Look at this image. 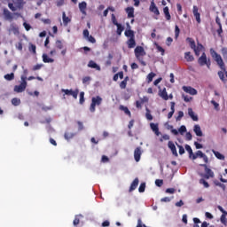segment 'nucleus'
Masks as SVG:
<instances>
[{
  "label": "nucleus",
  "instance_id": "28",
  "mask_svg": "<svg viewBox=\"0 0 227 227\" xmlns=\"http://www.w3.org/2000/svg\"><path fill=\"white\" fill-rule=\"evenodd\" d=\"M163 13L165 15L166 20H171V14L169 13V7H168V6L164 7Z\"/></svg>",
  "mask_w": 227,
  "mask_h": 227
},
{
  "label": "nucleus",
  "instance_id": "13",
  "mask_svg": "<svg viewBox=\"0 0 227 227\" xmlns=\"http://www.w3.org/2000/svg\"><path fill=\"white\" fill-rule=\"evenodd\" d=\"M183 90L190 95H198V90L191 86H183Z\"/></svg>",
  "mask_w": 227,
  "mask_h": 227
},
{
  "label": "nucleus",
  "instance_id": "55",
  "mask_svg": "<svg viewBox=\"0 0 227 227\" xmlns=\"http://www.w3.org/2000/svg\"><path fill=\"white\" fill-rule=\"evenodd\" d=\"M56 47H57V49H60V50L63 49V43L59 40H57L56 41Z\"/></svg>",
  "mask_w": 227,
  "mask_h": 227
},
{
  "label": "nucleus",
  "instance_id": "5",
  "mask_svg": "<svg viewBox=\"0 0 227 227\" xmlns=\"http://www.w3.org/2000/svg\"><path fill=\"white\" fill-rule=\"evenodd\" d=\"M26 76H21V83L14 87V91H16V93H22V91L26 90V88H27V82H26Z\"/></svg>",
  "mask_w": 227,
  "mask_h": 227
},
{
  "label": "nucleus",
  "instance_id": "58",
  "mask_svg": "<svg viewBox=\"0 0 227 227\" xmlns=\"http://www.w3.org/2000/svg\"><path fill=\"white\" fill-rule=\"evenodd\" d=\"M211 104L214 105L216 111H219V103L215 102V100H211Z\"/></svg>",
  "mask_w": 227,
  "mask_h": 227
},
{
  "label": "nucleus",
  "instance_id": "11",
  "mask_svg": "<svg viewBox=\"0 0 227 227\" xmlns=\"http://www.w3.org/2000/svg\"><path fill=\"white\" fill-rule=\"evenodd\" d=\"M141 155H143L141 147H137L134 151V159H135L136 162H139V160H141Z\"/></svg>",
  "mask_w": 227,
  "mask_h": 227
},
{
  "label": "nucleus",
  "instance_id": "32",
  "mask_svg": "<svg viewBox=\"0 0 227 227\" xmlns=\"http://www.w3.org/2000/svg\"><path fill=\"white\" fill-rule=\"evenodd\" d=\"M212 153L216 157V159H218L219 160H224V155H223L221 153H219L214 149L212 150Z\"/></svg>",
  "mask_w": 227,
  "mask_h": 227
},
{
  "label": "nucleus",
  "instance_id": "59",
  "mask_svg": "<svg viewBox=\"0 0 227 227\" xmlns=\"http://www.w3.org/2000/svg\"><path fill=\"white\" fill-rule=\"evenodd\" d=\"M178 131L180 132V134H184V132H187V128L183 125L179 128Z\"/></svg>",
  "mask_w": 227,
  "mask_h": 227
},
{
  "label": "nucleus",
  "instance_id": "41",
  "mask_svg": "<svg viewBox=\"0 0 227 227\" xmlns=\"http://www.w3.org/2000/svg\"><path fill=\"white\" fill-rule=\"evenodd\" d=\"M115 26L117 27V35H119V36H120L121 35V33H123V30L125 28L120 23H119V25H115Z\"/></svg>",
  "mask_w": 227,
  "mask_h": 227
},
{
  "label": "nucleus",
  "instance_id": "57",
  "mask_svg": "<svg viewBox=\"0 0 227 227\" xmlns=\"http://www.w3.org/2000/svg\"><path fill=\"white\" fill-rule=\"evenodd\" d=\"M176 192V190L175 188H168V189L166 190V192H167L168 194H175Z\"/></svg>",
  "mask_w": 227,
  "mask_h": 227
},
{
  "label": "nucleus",
  "instance_id": "17",
  "mask_svg": "<svg viewBox=\"0 0 227 227\" xmlns=\"http://www.w3.org/2000/svg\"><path fill=\"white\" fill-rule=\"evenodd\" d=\"M168 146L171 150V152L175 155V157H177L178 156V153L176 152V146L175 145L173 141H168Z\"/></svg>",
  "mask_w": 227,
  "mask_h": 227
},
{
  "label": "nucleus",
  "instance_id": "51",
  "mask_svg": "<svg viewBox=\"0 0 227 227\" xmlns=\"http://www.w3.org/2000/svg\"><path fill=\"white\" fill-rule=\"evenodd\" d=\"M175 36L176 38H178V36H180V28L178 27V25H176L175 27Z\"/></svg>",
  "mask_w": 227,
  "mask_h": 227
},
{
  "label": "nucleus",
  "instance_id": "60",
  "mask_svg": "<svg viewBox=\"0 0 227 227\" xmlns=\"http://www.w3.org/2000/svg\"><path fill=\"white\" fill-rule=\"evenodd\" d=\"M88 41L90 42V43H96L97 40L95 39V37H93V35H89Z\"/></svg>",
  "mask_w": 227,
  "mask_h": 227
},
{
  "label": "nucleus",
  "instance_id": "35",
  "mask_svg": "<svg viewBox=\"0 0 227 227\" xmlns=\"http://www.w3.org/2000/svg\"><path fill=\"white\" fill-rule=\"evenodd\" d=\"M62 20L65 26H67L68 22H70V18L67 16V13H65V12L62 13Z\"/></svg>",
  "mask_w": 227,
  "mask_h": 227
},
{
  "label": "nucleus",
  "instance_id": "33",
  "mask_svg": "<svg viewBox=\"0 0 227 227\" xmlns=\"http://www.w3.org/2000/svg\"><path fill=\"white\" fill-rule=\"evenodd\" d=\"M221 54L225 61L227 63V47H222L221 49Z\"/></svg>",
  "mask_w": 227,
  "mask_h": 227
},
{
  "label": "nucleus",
  "instance_id": "16",
  "mask_svg": "<svg viewBox=\"0 0 227 227\" xmlns=\"http://www.w3.org/2000/svg\"><path fill=\"white\" fill-rule=\"evenodd\" d=\"M9 33H13V35H19L20 32L19 31V27L17 25L12 23L9 27Z\"/></svg>",
  "mask_w": 227,
  "mask_h": 227
},
{
  "label": "nucleus",
  "instance_id": "26",
  "mask_svg": "<svg viewBox=\"0 0 227 227\" xmlns=\"http://www.w3.org/2000/svg\"><path fill=\"white\" fill-rule=\"evenodd\" d=\"M127 45H128L129 49H134V47H136V37L129 38L127 41Z\"/></svg>",
  "mask_w": 227,
  "mask_h": 227
},
{
  "label": "nucleus",
  "instance_id": "50",
  "mask_svg": "<svg viewBox=\"0 0 227 227\" xmlns=\"http://www.w3.org/2000/svg\"><path fill=\"white\" fill-rule=\"evenodd\" d=\"M218 76L223 81V82H224V81H226V78L224 77V72L219 71L218 72Z\"/></svg>",
  "mask_w": 227,
  "mask_h": 227
},
{
  "label": "nucleus",
  "instance_id": "9",
  "mask_svg": "<svg viewBox=\"0 0 227 227\" xmlns=\"http://www.w3.org/2000/svg\"><path fill=\"white\" fill-rule=\"evenodd\" d=\"M62 93H65L64 95H67L68 97H73L75 100H77V97L79 95V89H76L74 90H68V89H62Z\"/></svg>",
  "mask_w": 227,
  "mask_h": 227
},
{
  "label": "nucleus",
  "instance_id": "20",
  "mask_svg": "<svg viewBox=\"0 0 227 227\" xmlns=\"http://www.w3.org/2000/svg\"><path fill=\"white\" fill-rule=\"evenodd\" d=\"M193 132H195L196 136L199 137H202L203 136V131H201V127L200 125L196 124L193 128Z\"/></svg>",
  "mask_w": 227,
  "mask_h": 227
},
{
  "label": "nucleus",
  "instance_id": "19",
  "mask_svg": "<svg viewBox=\"0 0 227 227\" xmlns=\"http://www.w3.org/2000/svg\"><path fill=\"white\" fill-rule=\"evenodd\" d=\"M86 8H88V4L86 2H82L79 4V10L82 15H86Z\"/></svg>",
  "mask_w": 227,
  "mask_h": 227
},
{
  "label": "nucleus",
  "instance_id": "6",
  "mask_svg": "<svg viewBox=\"0 0 227 227\" xmlns=\"http://www.w3.org/2000/svg\"><path fill=\"white\" fill-rule=\"evenodd\" d=\"M198 63L200 67H205L206 65L207 68H210V65H212V63L210 62V59H207V53L205 52H203L199 58Z\"/></svg>",
  "mask_w": 227,
  "mask_h": 227
},
{
  "label": "nucleus",
  "instance_id": "15",
  "mask_svg": "<svg viewBox=\"0 0 227 227\" xmlns=\"http://www.w3.org/2000/svg\"><path fill=\"white\" fill-rule=\"evenodd\" d=\"M198 6L194 5L193 6V16L195 17L198 24H201V15L200 14V12H198Z\"/></svg>",
  "mask_w": 227,
  "mask_h": 227
},
{
  "label": "nucleus",
  "instance_id": "12",
  "mask_svg": "<svg viewBox=\"0 0 227 227\" xmlns=\"http://www.w3.org/2000/svg\"><path fill=\"white\" fill-rule=\"evenodd\" d=\"M128 29L125 30L124 35L127 38H136L134 30L130 29V25L127 23Z\"/></svg>",
  "mask_w": 227,
  "mask_h": 227
},
{
  "label": "nucleus",
  "instance_id": "31",
  "mask_svg": "<svg viewBox=\"0 0 227 227\" xmlns=\"http://www.w3.org/2000/svg\"><path fill=\"white\" fill-rule=\"evenodd\" d=\"M160 97L163 98V100H169V96H168V92L166 91V88L162 90L160 93Z\"/></svg>",
  "mask_w": 227,
  "mask_h": 227
},
{
  "label": "nucleus",
  "instance_id": "22",
  "mask_svg": "<svg viewBox=\"0 0 227 227\" xmlns=\"http://www.w3.org/2000/svg\"><path fill=\"white\" fill-rule=\"evenodd\" d=\"M125 12L128 15V19H134V7H127Z\"/></svg>",
  "mask_w": 227,
  "mask_h": 227
},
{
  "label": "nucleus",
  "instance_id": "30",
  "mask_svg": "<svg viewBox=\"0 0 227 227\" xmlns=\"http://www.w3.org/2000/svg\"><path fill=\"white\" fill-rule=\"evenodd\" d=\"M43 63H54V59L49 58L48 54H43Z\"/></svg>",
  "mask_w": 227,
  "mask_h": 227
},
{
  "label": "nucleus",
  "instance_id": "36",
  "mask_svg": "<svg viewBox=\"0 0 227 227\" xmlns=\"http://www.w3.org/2000/svg\"><path fill=\"white\" fill-rule=\"evenodd\" d=\"M4 78L5 79V81H13V79H15V74H7L4 76Z\"/></svg>",
  "mask_w": 227,
  "mask_h": 227
},
{
  "label": "nucleus",
  "instance_id": "63",
  "mask_svg": "<svg viewBox=\"0 0 227 227\" xmlns=\"http://www.w3.org/2000/svg\"><path fill=\"white\" fill-rule=\"evenodd\" d=\"M90 81H91V77H90V76H85L82 78L83 84H86V82H90Z\"/></svg>",
  "mask_w": 227,
  "mask_h": 227
},
{
  "label": "nucleus",
  "instance_id": "38",
  "mask_svg": "<svg viewBox=\"0 0 227 227\" xmlns=\"http://www.w3.org/2000/svg\"><path fill=\"white\" fill-rule=\"evenodd\" d=\"M215 185H216L217 187H221V189H223V191H226V185L224 184L220 183L219 181L215 180L214 181Z\"/></svg>",
  "mask_w": 227,
  "mask_h": 227
},
{
  "label": "nucleus",
  "instance_id": "64",
  "mask_svg": "<svg viewBox=\"0 0 227 227\" xmlns=\"http://www.w3.org/2000/svg\"><path fill=\"white\" fill-rule=\"evenodd\" d=\"M23 26H24L26 31H29L31 29V25H29V23L24 22Z\"/></svg>",
  "mask_w": 227,
  "mask_h": 227
},
{
  "label": "nucleus",
  "instance_id": "23",
  "mask_svg": "<svg viewBox=\"0 0 227 227\" xmlns=\"http://www.w3.org/2000/svg\"><path fill=\"white\" fill-rule=\"evenodd\" d=\"M89 68H95L98 72H100L101 68L100 66H98L95 61L90 60L88 64Z\"/></svg>",
  "mask_w": 227,
  "mask_h": 227
},
{
  "label": "nucleus",
  "instance_id": "25",
  "mask_svg": "<svg viewBox=\"0 0 227 227\" xmlns=\"http://www.w3.org/2000/svg\"><path fill=\"white\" fill-rule=\"evenodd\" d=\"M188 114L193 121H198L199 120L198 115L194 114V111H192V108H188Z\"/></svg>",
  "mask_w": 227,
  "mask_h": 227
},
{
  "label": "nucleus",
  "instance_id": "56",
  "mask_svg": "<svg viewBox=\"0 0 227 227\" xmlns=\"http://www.w3.org/2000/svg\"><path fill=\"white\" fill-rule=\"evenodd\" d=\"M80 104H84V91L80 92Z\"/></svg>",
  "mask_w": 227,
  "mask_h": 227
},
{
  "label": "nucleus",
  "instance_id": "37",
  "mask_svg": "<svg viewBox=\"0 0 227 227\" xmlns=\"http://www.w3.org/2000/svg\"><path fill=\"white\" fill-rule=\"evenodd\" d=\"M74 136H75V134L72 133V132H66L64 135L65 139H67V141H69V139H73Z\"/></svg>",
  "mask_w": 227,
  "mask_h": 227
},
{
  "label": "nucleus",
  "instance_id": "62",
  "mask_svg": "<svg viewBox=\"0 0 227 227\" xmlns=\"http://www.w3.org/2000/svg\"><path fill=\"white\" fill-rule=\"evenodd\" d=\"M120 88L121 90H125V88H127V82H124V80L121 82Z\"/></svg>",
  "mask_w": 227,
  "mask_h": 227
},
{
  "label": "nucleus",
  "instance_id": "54",
  "mask_svg": "<svg viewBox=\"0 0 227 227\" xmlns=\"http://www.w3.org/2000/svg\"><path fill=\"white\" fill-rule=\"evenodd\" d=\"M81 223V220L79 219V215H76L74 220L73 221L74 226H77Z\"/></svg>",
  "mask_w": 227,
  "mask_h": 227
},
{
  "label": "nucleus",
  "instance_id": "14",
  "mask_svg": "<svg viewBox=\"0 0 227 227\" xmlns=\"http://www.w3.org/2000/svg\"><path fill=\"white\" fill-rule=\"evenodd\" d=\"M149 10L152 13H154V15H160V12H159V8H157V5H155V2L153 1L151 2Z\"/></svg>",
  "mask_w": 227,
  "mask_h": 227
},
{
  "label": "nucleus",
  "instance_id": "61",
  "mask_svg": "<svg viewBox=\"0 0 227 227\" xmlns=\"http://www.w3.org/2000/svg\"><path fill=\"white\" fill-rule=\"evenodd\" d=\"M160 141L162 143V141H169V135H163Z\"/></svg>",
  "mask_w": 227,
  "mask_h": 227
},
{
  "label": "nucleus",
  "instance_id": "3",
  "mask_svg": "<svg viewBox=\"0 0 227 227\" xmlns=\"http://www.w3.org/2000/svg\"><path fill=\"white\" fill-rule=\"evenodd\" d=\"M186 42H188V43H190V47H191V49H192V51H199L201 52V51H203L205 49L203 44H201L200 43H198L197 46H196V42L191 37H187Z\"/></svg>",
  "mask_w": 227,
  "mask_h": 227
},
{
  "label": "nucleus",
  "instance_id": "39",
  "mask_svg": "<svg viewBox=\"0 0 227 227\" xmlns=\"http://www.w3.org/2000/svg\"><path fill=\"white\" fill-rule=\"evenodd\" d=\"M199 184H200L201 185H204V187L206 189H208V187H210V184H208V182H207L205 179L201 178L199 181Z\"/></svg>",
  "mask_w": 227,
  "mask_h": 227
},
{
  "label": "nucleus",
  "instance_id": "10",
  "mask_svg": "<svg viewBox=\"0 0 227 227\" xmlns=\"http://www.w3.org/2000/svg\"><path fill=\"white\" fill-rule=\"evenodd\" d=\"M16 15L17 17H20V13L14 12L12 13L8 9H4V17L5 20H9V22H12L13 20V16Z\"/></svg>",
  "mask_w": 227,
  "mask_h": 227
},
{
  "label": "nucleus",
  "instance_id": "46",
  "mask_svg": "<svg viewBox=\"0 0 227 227\" xmlns=\"http://www.w3.org/2000/svg\"><path fill=\"white\" fill-rule=\"evenodd\" d=\"M145 189H146V184L145 183H141V184L138 188V192H145Z\"/></svg>",
  "mask_w": 227,
  "mask_h": 227
},
{
  "label": "nucleus",
  "instance_id": "8",
  "mask_svg": "<svg viewBox=\"0 0 227 227\" xmlns=\"http://www.w3.org/2000/svg\"><path fill=\"white\" fill-rule=\"evenodd\" d=\"M200 166L201 168H204L205 169L206 174L203 175V178H206V180H208L209 178H214V171H212V169H210L208 166H207V163L200 164Z\"/></svg>",
  "mask_w": 227,
  "mask_h": 227
},
{
  "label": "nucleus",
  "instance_id": "2",
  "mask_svg": "<svg viewBox=\"0 0 227 227\" xmlns=\"http://www.w3.org/2000/svg\"><path fill=\"white\" fill-rule=\"evenodd\" d=\"M135 56L143 67H146V62L143 60V56H146V51H145V48H143V46H137L135 48Z\"/></svg>",
  "mask_w": 227,
  "mask_h": 227
},
{
  "label": "nucleus",
  "instance_id": "40",
  "mask_svg": "<svg viewBox=\"0 0 227 227\" xmlns=\"http://www.w3.org/2000/svg\"><path fill=\"white\" fill-rule=\"evenodd\" d=\"M153 77H155V73L151 72L148 75H147V83L150 84V82H152V81H153Z\"/></svg>",
  "mask_w": 227,
  "mask_h": 227
},
{
  "label": "nucleus",
  "instance_id": "52",
  "mask_svg": "<svg viewBox=\"0 0 227 227\" xmlns=\"http://www.w3.org/2000/svg\"><path fill=\"white\" fill-rule=\"evenodd\" d=\"M177 148H179V155H184V153H185V149L184 146L177 145Z\"/></svg>",
  "mask_w": 227,
  "mask_h": 227
},
{
  "label": "nucleus",
  "instance_id": "45",
  "mask_svg": "<svg viewBox=\"0 0 227 227\" xmlns=\"http://www.w3.org/2000/svg\"><path fill=\"white\" fill-rule=\"evenodd\" d=\"M12 106H20V99H19L17 98H13L12 99Z\"/></svg>",
  "mask_w": 227,
  "mask_h": 227
},
{
  "label": "nucleus",
  "instance_id": "29",
  "mask_svg": "<svg viewBox=\"0 0 227 227\" xmlns=\"http://www.w3.org/2000/svg\"><path fill=\"white\" fill-rule=\"evenodd\" d=\"M170 109L171 111L168 114V120H171V118H173V115L175 114V102L170 103Z\"/></svg>",
  "mask_w": 227,
  "mask_h": 227
},
{
  "label": "nucleus",
  "instance_id": "21",
  "mask_svg": "<svg viewBox=\"0 0 227 227\" xmlns=\"http://www.w3.org/2000/svg\"><path fill=\"white\" fill-rule=\"evenodd\" d=\"M120 111H123V113H125V114H127V116H129V118H132V114L130 113V110H129V107L121 105L119 106Z\"/></svg>",
  "mask_w": 227,
  "mask_h": 227
},
{
  "label": "nucleus",
  "instance_id": "34",
  "mask_svg": "<svg viewBox=\"0 0 227 227\" xmlns=\"http://www.w3.org/2000/svg\"><path fill=\"white\" fill-rule=\"evenodd\" d=\"M184 148L186 152H188L190 159H192V155L194 154V153L192 152V148L189 145H185Z\"/></svg>",
  "mask_w": 227,
  "mask_h": 227
},
{
  "label": "nucleus",
  "instance_id": "53",
  "mask_svg": "<svg viewBox=\"0 0 227 227\" xmlns=\"http://www.w3.org/2000/svg\"><path fill=\"white\" fill-rule=\"evenodd\" d=\"M182 118H184V112L182 111H179L178 112V115L177 117L176 118V121H180L182 120Z\"/></svg>",
  "mask_w": 227,
  "mask_h": 227
},
{
  "label": "nucleus",
  "instance_id": "48",
  "mask_svg": "<svg viewBox=\"0 0 227 227\" xmlns=\"http://www.w3.org/2000/svg\"><path fill=\"white\" fill-rule=\"evenodd\" d=\"M156 49L159 52H161V56H164L166 51L164 50V48H162V46L157 44L156 45Z\"/></svg>",
  "mask_w": 227,
  "mask_h": 227
},
{
  "label": "nucleus",
  "instance_id": "24",
  "mask_svg": "<svg viewBox=\"0 0 227 227\" xmlns=\"http://www.w3.org/2000/svg\"><path fill=\"white\" fill-rule=\"evenodd\" d=\"M150 127H151L153 132H154V134H156L157 136H160V131H159V125L158 124H155V123L152 122L150 124Z\"/></svg>",
  "mask_w": 227,
  "mask_h": 227
},
{
  "label": "nucleus",
  "instance_id": "27",
  "mask_svg": "<svg viewBox=\"0 0 227 227\" xmlns=\"http://www.w3.org/2000/svg\"><path fill=\"white\" fill-rule=\"evenodd\" d=\"M184 59H186V61L188 63H191V62L194 61V56H192V54H191V51H187L184 53Z\"/></svg>",
  "mask_w": 227,
  "mask_h": 227
},
{
  "label": "nucleus",
  "instance_id": "49",
  "mask_svg": "<svg viewBox=\"0 0 227 227\" xmlns=\"http://www.w3.org/2000/svg\"><path fill=\"white\" fill-rule=\"evenodd\" d=\"M43 67V64H36L35 66L33 67L32 70L34 72H36V70H40Z\"/></svg>",
  "mask_w": 227,
  "mask_h": 227
},
{
  "label": "nucleus",
  "instance_id": "43",
  "mask_svg": "<svg viewBox=\"0 0 227 227\" xmlns=\"http://www.w3.org/2000/svg\"><path fill=\"white\" fill-rule=\"evenodd\" d=\"M28 51H29V52H32L33 54H36V45L30 44Z\"/></svg>",
  "mask_w": 227,
  "mask_h": 227
},
{
  "label": "nucleus",
  "instance_id": "42",
  "mask_svg": "<svg viewBox=\"0 0 227 227\" xmlns=\"http://www.w3.org/2000/svg\"><path fill=\"white\" fill-rule=\"evenodd\" d=\"M145 118L149 120V121H152V120H153V116L152 115V114H150V109L148 108H146Z\"/></svg>",
  "mask_w": 227,
  "mask_h": 227
},
{
  "label": "nucleus",
  "instance_id": "18",
  "mask_svg": "<svg viewBox=\"0 0 227 227\" xmlns=\"http://www.w3.org/2000/svg\"><path fill=\"white\" fill-rule=\"evenodd\" d=\"M137 185H139V179L137 177L133 180V182L130 184L129 187V192H132V191H136L137 189Z\"/></svg>",
  "mask_w": 227,
  "mask_h": 227
},
{
  "label": "nucleus",
  "instance_id": "47",
  "mask_svg": "<svg viewBox=\"0 0 227 227\" xmlns=\"http://www.w3.org/2000/svg\"><path fill=\"white\" fill-rule=\"evenodd\" d=\"M155 185H157V187H162V185H164V181L162 179H156Z\"/></svg>",
  "mask_w": 227,
  "mask_h": 227
},
{
  "label": "nucleus",
  "instance_id": "44",
  "mask_svg": "<svg viewBox=\"0 0 227 227\" xmlns=\"http://www.w3.org/2000/svg\"><path fill=\"white\" fill-rule=\"evenodd\" d=\"M226 215H222L220 217V221H221L222 224H224V226H226V224H227Z\"/></svg>",
  "mask_w": 227,
  "mask_h": 227
},
{
  "label": "nucleus",
  "instance_id": "1",
  "mask_svg": "<svg viewBox=\"0 0 227 227\" xmlns=\"http://www.w3.org/2000/svg\"><path fill=\"white\" fill-rule=\"evenodd\" d=\"M209 52L212 56V58L215 59V61L217 63L218 67L223 70V72H226V66L224 65V60H223V57L214 48H211L209 50Z\"/></svg>",
  "mask_w": 227,
  "mask_h": 227
},
{
  "label": "nucleus",
  "instance_id": "7",
  "mask_svg": "<svg viewBox=\"0 0 227 227\" xmlns=\"http://www.w3.org/2000/svg\"><path fill=\"white\" fill-rule=\"evenodd\" d=\"M198 157L200 159H203V161L205 162V164H208V156H207V154L203 153V152L201 151H197L195 153V154L193 153L192 156V160H196V159H198Z\"/></svg>",
  "mask_w": 227,
  "mask_h": 227
},
{
  "label": "nucleus",
  "instance_id": "4",
  "mask_svg": "<svg viewBox=\"0 0 227 227\" xmlns=\"http://www.w3.org/2000/svg\"><path fill=\"white\" fill-rule=\"evenodd\" d=\"M102 104V98L100 96H96L91 98V104L90 107V113H95L97 106H100Z\"/></svg>",
  "mask_w": 227,
  "mask_h": 227
}]
</instances>
